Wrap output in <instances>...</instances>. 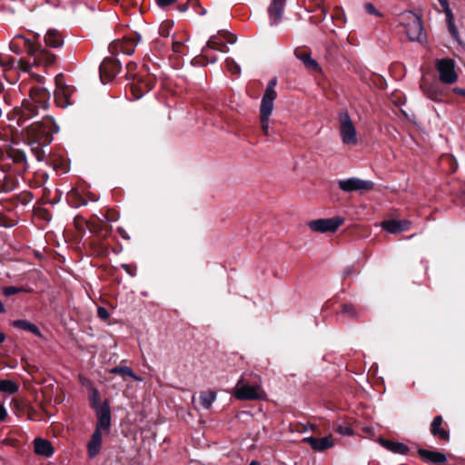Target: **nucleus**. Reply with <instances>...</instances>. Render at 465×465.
Instances as JSON below:
<instances>
[{
  "mask_svg": "<svg viewBox=\"0 0 465 465\" xmlns=\"http://www.w3.org/2000/svg\"><path fill=\"white\" fill-rule=\"evenodd\" d=\"M58 131L59 127L54 119L49 115L44 116L40 122H35L26 127L28 144L48 145Z\"/></svg>",
  "mask_w": 465,
  "mask_h": 465,
  "instance_id": "1",
  "label": "nucleus"
},
{
  "mask_svg": "<svg viewBox=\"0 0 465 465\" xmlns=\"http://www.w3.org/2000/svg\"><path fill=\"white\" fill-rule=\"evenodd\" d=\"M276 84V78L270 80L262 95L260 106L261 126L263 134L266 136L270 134V117L273 110L274 100L277 97V93L275 91Z\"/></svg>",
  "mask_w": 465,
  "mask_h": 465,
  "instance_id": "2",
  "label": "nucleus"
},
{
  "mask_svg": "<svg viewBox=\"0 0 465 465\" xmlns=\"http://www.w3.org/2000/svg\"><path fill=\"white\" fill-rule=\"evenodd\" d=\"M399 24L404 28L408 38L412 42H420L423 37L421 19L411 11H405L399 15Z\"/></svg>",
  "mask_w": 465,
  "mask_h": 465,
  "instance_id": "3",
  "label": "nucleus"
},
{
  "mask_svg": "<svg viewBox=\"0 0 465 465\" xmlns=\"http://www.w3.org/2000/svg\"><path fill=\"white\" fill-rule=\"evenodd\" d=\"M339 132L343 144L355 145L358 143L357 130L347 111L341 112L338 116Z\"/></svg>",
  "mask_w": 465,
  "mask_h": 465,
  "instance_id": "4",
  "label": "nucleus"
},
{
  "mask_svg": "<svg viewBox=\"0 0 465 465\" xmlns=\"http://www.w3.org/2000/svg\"><path fill=\"white\" fill-rule=\"evenodd\" d=\"M256 378L258 381H255L252 385L243 383V379H241L237 382L234 390V396L236 399L242 401H253L264 398L265 393L261 387V380L259 377Z\"/></svg>",
  "mask_w": 465,
  "mask_h": 465,
  "instance_id": "5",
  "label": "nucleus"
},
{
  "mask_svg": "<svg viewBox=\"0 0 465 465\" xmlns=\"http://www.w3.org/2000/svg\"><path fill=\"white\" fill-rule=\"evenodd\" d=\"M30 56L33 58V62L21 64L24 72H30L33 66H49L55 61L54 54L36 45L35 49L31 51Z\"/></svg>",
  "mask_w": 465,
  "mask_h": 465,
  "instance_id": "6",
  "label": "nucleus"
},
{
  "mask_svg": "<svg viewBox=\"0 0 465 465\" xmlns=\"http://www.w3.org/2000/svg\"><path fill=\"white\" fill-rule=\"evenodd\" d=\"M55 86L54 95L56 104L62 108H65L72 104L73 101H71V97L74 93V89L64 84L62 74H58L55 76Z\"/></svg>",
  "mask_w": 465,
  "mask_h": 465,
  "instance_id": "7",
  "label": "nucleus"
},
{
  "mask_svg": "<svg viewBox=\"0 0 465 465\" xmlns=\"http://www.w3.org/2000/svg\"><path fill=\"white\" fill-rule=\"evenodd\" d=\"M343 223V219L335 216L331 218H322L310 221L308 227L311 231L319 233L334 232Z\"/></svg>",
  "mask_w": 465,
  "mask_h": 465,
  "instance_id": "8",
  "label": "nucleus"
},
{
  "mask_svg": "<svg viewBox=\"0 0 465 465\" xmlns=\"http://www.w3.org/2000/svg\"><path fill=\"white\" fill-rule=\"evenodd\" d=\"M436 68L440 74V80L443 84H451L457 81L458 75L455 72V63L452 59L445 58L437 60Z\"/></svg>",
  "mask_w": 465,
  "mask_h": 465,
  "instance_id": "9",
  "label": "nucleus"
},
{
  "mask_svg": "<svg viewBox=\"0 0 465 465\" xmlns=\"http://www.w3.org/2000/svg\"><path fill=\"white\" fill-rule=\"evenodd\" d=\"M30 104L26 110L33 111V108L47 109L49 106L50 93L44 87H32L30 90Z\"/></svg>",
  "mask_w": 465,
  "mask_h": 465,
  "instance_id": "10",
  "label": "nucleus"
},
{
  "mask_svg": "<svg viewBox=\"0 0 465 465\" xmlns=\"http://www.w3.org/2000/svg\"><path fill=\"white\" fill-rule=\"evenodd\" d=\"M339 188L343 192H368L373 189L374 183L368 180L351 177L338 182Z\"/></svg>",
  "mask_w": 465,
  "mask_h": 465,
  "instance_id": "11",
  "label": "nucleus"
},
{
  "mask_svg": "<svg viewBox=\"0 0 465 465\" xmlns=\"http://www.w3.org/2000/svg\"><path fill=\"white\" fill-rule=\"evenodd\" d=\"M235 42L236 37L233 35L226 31H219L209 38L202 52L206 54L209 49L224 52L221 49L222 46L225 45V44H234Z\"/></svg>",
  "mask_w": 465,
  "mask_h": 465,
  "instance_id": "12",
  "label": "nucleus"
},
{
  "mask_svg": "<svg viewBox=\"0 0 465 465\" xmlns=\"http://www.w3.org/2000/svg\"><path fill=\"white\" fill-rule=\"evenodd\" d=\"M99 71L102 83L106 84L120 73L121 64L114 58H106L100 64Z\"/></svg>",
  "mask_w": 465,
  "mask_h": 465,
  "instance_id": "13",
  "label": "nucleus"
},
{
  "mask_svg": "<svg viewBox=\"0 0 465 465\" xmlns=\"http://www.w3.org/2000/svg\"><path fill=\"white\" fill-rule=\"evenodd\" d=\"M141 35L134 33L129 36H124L122 40L114 41L111 45V48L120 51L124 54L131 55L134 54L136 45L141 40Z\"/></svg>",
  "mask_w": 465,
  "mask_h": 465,
  "instance_id": "14",
  "label": "nucleus"
},
{
  "mask_svg": "<svg viewBox=\"0 0 465 465\" xmlns=\"http://www.w3.org/2000/svg\"><path fill=\"white\" fill-rule=\"evenodd\" d=\"M97 421L94 431L100 433H109L111 428V411L107 401L104 402V407L95 411Z\"/></svg>",
  "mask_w": 465,
  "mask_h": 465,
  "instance_id": "15",
  "label": "nucleus"
},
{
  "mask_svg": "<svg viewBox=\"0 0 465 465\" xmlns=\"http://www.w3.org/2000/svg\"><path fill=\"white\" fill-rule=\"evenodd\" d=\"M154 84V79L152 76H147L145 79L138 76L133 79L130 84V89L134 99L141 98L145 93L151 91Z\"/></svg>",
  "mask_w": 465,
  "mask_h": 465,
  "instance_id": "16",
  "label": "nucleus"
},
{
  "mask_svg": "<svg viewBox=\"0 0 465 465\" xmlns=\"http://www.w3.org/2000/svg\"><path fill=\"white\" fill-rule=\"evenodd\" d=\"M35 44L21 35H16L9 44L10 50L18 54L27 53L31 55V51L35 49Z\"/></svg>",
  "mask_w": 465,
  "mask_h": 465,
  "instance_id": "17",
  "label": "nucleus"
},
{
  "mask_svg": "<svg viewBox=\"0 0 465 465\" xmlns=\"http://www.w3.org/2000/svg\"><path fill=\"white\" fill-rule=\"evenodd\" d=\"M286 0H272L268 7L271 25H276L282 20Z\"/></svg>",
  "mask_w": 465,
  "mask_h": 465,
  "instance_id": "18",
  "label": "nucleus"
},
{
  "mask_svg": "<svg viewBox=\"0 0 465 465\" xmlns=\"http://www.w3.org/2000/svg\"><path fill=\"white\" fill-rule=\"evenodd\" d=\"M411 222L407 220H388L381 223L383 230L390 233H400L410 229Z\"/></svg>",
  "mask_w": 465,
  "mask_h": 465,
  "instance_id": "19",
  "label": "nucleus"
},
{
  "mask_svg": "<svg viewBox=\"0 0 465 465\" xmlns=\"http://www.w3.org/2000/svg\"><path fill=\"white\" fill-rule=\"evenodd\" d=\"M304 442L310 444V446L316 451H323L333 446L331 436H326L323 438L306 437L303 439Z\"/></svg>",
  "mask_w": 465,
  "mask_h": 465,
  "instance_id": "20",
  "label": "nucleus"
},
{
  "mask_svg": "<svg viewBox=\"0 0 465 465\" xmlns=\"http://www.w3.org/2000/svg\"><path fill=\"white\" fill-rule=\"evenodd\" d=\"M103 443V433L94 431L87 443V452L90 459L95 458L101 451Z\"/></svg>",
  "mask_w": 465,
  "mask_h": 465,
  "instance_id": "21",
  "label": "nucleus"
},
{
  "mask_svg": "<svg viewBox=\"0 0 465 465\" xmlns=\"http://www.w3.org/2000/svg\"><path fill=\"white\" fill-rule=\"evenodd\" d=\"M18 144H19L18 142H14V141H13V144H9V143L6 144L7 148L5 151L2 148V157L4 156V154H6V156L8 158L13 159V161L15 163H20V162L24 161L25 158V153L23 152V150L16 147Z\"/></svg>",
  "mask_w": 465,
  "mask_h": 465,
  "instance_id": "22",
  "label": "nucleus"
},
{
  "mask_svg": "<svg viewBox=\"0 0 465 465\" xmlns=\"http://www.w3.org/2000/svg\"><path fill=\"white\" fill-rule=\"evenodd\" d=\"M35 452L45 457H51L54 453V448L50 441L41 438L34 440Z\"/></svg>",
  "mask_w": 465,
  "mask_h": 465,
  "instance_id": "23",
  "label": "nucleus"
},
{
  "mask_svg": "<svg viewBox=\"0 0 465 465\" xmlns=\"http://www.w3.org/2000/svg\"><path fill=\"white\" fill-rule=\"evenodd\" d=\"M295 56L297 59L302 62V64L311 70H320L319 64L315 59H313L311 54L302 49H296L294 52Z\"/></svg>",
  "mask_w": 465,
  "mask_h": 465,
  "instance_id": "24",
  "label": "nucleus"
},
{
  "mask_svg": "<svg viewBox=\"0 0 465 465\" xmlns=\"http://www.w3.org/2000/svg\"><path fill=\"white\" fill-rule=\"evenodd\" d=\"M45 42L48 46L57 48L63 45L64 40L61 34L57 30L51 29L46 32L45 35Z\"/></svg>",
  "mask_w": 465,
  "mask_h": 465,
  "instance_id": "25",
  "label": "nucleus"
},
{
  "mask_svg": "<svg viewBox=\"0 0 465 465\" xmlns=\"http://www.w3.org/2000/svg\"><path fill=\"white\" fill-rule=\"evenodd\" d=\"M379 441L385 449L393 453L405 454L409 451L408 446L403 443L394 442L383 439H380Z\"/></svg>",
  "mask_w": 465,
  "mask_h": 465,
  "instance_id": "26",
  "label": "nucleus"
},
{
  "mask_svg": "<svg viewBox=\"0 0 465 465\" xmlns=\"http://www.w3.org/2000/svg\"><path fill=\"white\" fill-rule=\"evenodd\" d=\"M441 423V416H436L431 422L430 432L432 435L438 436L440 439L447 440H449V433L440 428Z\"/></svg>",
  "mask_w": 465,
  "mask_h": 465,
  "instance_id": "27",
  "label": "nucleus"
},
{
  "mask_svg": "<svg viewBox=\"0 0 465 465\" xmlns=\"http://www.w3.org/2000/svg\"><path fill=\"white\" fill-rule=\"evenodd\" d=\"M420 453L422 457L433 463H443L446 461V456L441 452L421 450Z\"/></svg>",
  "mask_w": 465,
  "mask_h": 465,
  "instance_id": "28",
  "label": "nucleus"
},
{
  "mask_svg": "<svg viewBox=\"0 0 465 465\" xmlns=\"http://www.w3.org/2000/svg\"><path fill=\"white\" fill-rule=\"evenodd\" d=\"M89 401L91 407L94 411L104 407V403H101V395L96 388L91 387L89 390Z\"/></svg>",
  "mask_w": 465,
  "mask_h": 465,
  "instance_id": "29",
  "label": "nucleus"
},
{
  "mask_svg": "<svg viewBox=\"0 0 465 465\" xmlns=\"http://www.w3.org/2000/svg\"><path fill=\"white\" fill-rule=\"evenodd\" d=\"M216 392L213 391H203L200 393V402L203 409L208 410L216 400Z\"/></svg>",
  "mask_w": 465,
  "mask_h": 465,
  "instance_id": "30",
  "label": "nucleus"
},
{
  "mask_svg": "<svg viewBox=\"0 0 465 465\" xmlns=\"http://www.w3.org/2000/svg\"><path fill=\"white\" fill-rule=\"evenodd\" d=\"M109 372L112 373V374L126 375V376L132 378L133 380H134L136 381H143L141 377H139L135 373H134L132 369L127 367V366L114 367V368L111 369L109 371Z\"/></svg>",
  "mask_w": 465,
  "mask_h": 465,
  "instance_id": "31",
  "label": "nucleus"
},
{
  "mask_svg": "<svg viewBox=\"0 0 465 465\" xmlns=\"http://www.w3.org/2000/svg\"><path fill=\"white\" fill-rule=\"evenodd\" d=\"M15 327L20 328L25 331H28L36 335H40L39 329L33 323L25 320H16L13 322Z\"/></svg>",
  "mask_w": 465,
  "mask_h": 465,
  "instance_id": "32",
  "label": "nucleus"
},
{
  "mask_svg": "<svg viewBox=\"0 0 465 465\" xmlns=\"http://www.w3.org/2000/svg\"><path fill=\"white\" fill-rule=\"evenodd\" d=\"M445 15L450 33L456 40H459V33L454 23L452 11L450 9H448V12H445Z\"/></svg>",
  "mask_w": 465,
  "mask_h": 465,
  "instance_id": "33",
  "label": "nucleus"
},
{
  "mask_svg": "<svg viewBox=\"0 0 465 465\" xmlns=\"http://www.w3.org/2000/svg\"><path fill=\"white\" fill-rule=\"evenodd\" d=\"M18 391V384L13 380H2V392L14 394Z\"/></svg>",
  "mask_w": 465,
  "mask_h": 465,
  "instance_id": "34",
  "label": "nucleus"
},
{
  "mask_svg": "<svg viewBox=\"0 0 465 465\" xmlns=\"http://www.w3.org/2000/svg\"><path fill=\"white\" fill-rule=\"evenodd\" d=\"M226 66L227 69L232 74H239L241 72L240 66L237 64V63L232 59V58H226Z\"/></svg>",
  "mask_w": 465,
  "mask_h": 465,
  "instance_id": "35",
  "label": "nucleus"
},
{
  "mask_svg": "<svg viewBox=\"0 0 465 465\" xmlns=\"http://www.w3.org/2000/svg\"><path fill=\"white\" fill-rule=\"evenodd\" d=\"M28 290L21 287L9 286L3 289V292L6 296H11L18 292H27Z\"/></svg>",
  "mask_w": 465,
  "mask_h": 465,
  "instance_id": "36",
  "label": "nucleus"
},
{
  "mask_svg": "<svg viewBox=\"0 0 465 465\" xmlns=\"http://www.w3.org/2000/svg\"><path fill=\"white\" fill-rule=\"evenodd\" d=\"M45 145H38V144H35V145L31 146L33 153H35L37 161H39V162L43 161L45 157V153L42 149V147H45Z\"/></svg>",
  "mask_w": 465,
  "mask_h": 465,
  "instance_id": "37",
  "label": "nucleus"
},
{
  "mask_svg": "<svg viewBox=\"0 0 465 465\" xmlns=\"http://www.w3.org/2000/svg\"><path fill=\"white\" fill-rule=\"evenodd\" d=\"M172 25L170 22L163 23L159 27V34L163 37H168L170 35Z\"/></svg>",
  "mask_w": 465,
  "mask_h": 465,
  "instance_id": "38",
  "label": "nucleus"
},
{
  "mask_svg": "<svg viewBox=\"0 0 465 465\" xmlns=\"http://www.w3.org/2000/svg\"><path fill=\"white\" fill-rule=\"evenodd\" d=\"M364 9L370 15H377V16H381V14L371 3L365 4Z\"/></svg>",
  "mask_w": 465,
  "mask_h": 465,
  "instance_id": "39",
  "label": "nucleus"
},
{
  "mask_svg": "<svg viewBox=\"0 0 465 465\" xmlns=\"http://www.w3.org/2000/svg\"><path fill=\"white\" fill-rule=\"evenodd\" d=\"M135 68H136V64H133V63H129L126 65L127 76L129 79H135L137 77L136 74L134 73Z\"/></svg>",
  "mask_w": 465,
  "mask_h": 465,
  "instance_id": "40",
  "label": "nucleus"
},
{
  "mask_svg": "<svg viewBox=\"0 0 465 465\" xmlns=\"http://www.w3.org/2000/svg\"><path fill=\"white\" fill-rule=\"evenodd\" d=\"M15 224H16V220H12L10 218H7L5 215L2 213V227H12Z\"/></svg>",
  "mask_w": 465,
  "mask_h": 465,
  "instance_id": "41",
  "label": "nucleus"
},
{
  "mask_svg": "<svg viewBox=\"0 0 465 465\" xmlns=\"http://www.w3.org/2000/svg\"><path fill=\"white\" fill-rule=\"evenodd\" d=\"M336 431L341 435H350L351 434V429L347 426H338L336 428Z\"/></svg>",
  "mask_w": 465,
  "mask_h": 465,
  "instance_id": "42",
  "label": "nucleus"
},
{
  "mask_svg": "<svg viewBox=\"0 0 465 465\" xmlns=\"http://www.w3.org/2000/svg\"><path fill=\"white\" fill-rule=\"evenodd\" d=\"M97 314L102 320H106L109 318V312L104 307H99L97 309Z\"/></svg>",
  "mask_w": 465,
  "mask_h": 465,
  "instance_id": "43",
  "label": "nucleus"
},
{
  "mask_svg": "<svg viewBox=\"0 0 465 465\" xmlns=\"http://www.w3.org/2000/svg\"><path fill=\"white\" fill-rule=\"evenodd\" d=\"M176 1L177 0H155L157 5L161 8L166 7Z\"/></svg>",
  "mask_w": 465,
  "mask_h": 465,
  "instance_id": "44",
  "label": "nucleus"
},
{
  "mask_svg": "<svg viewBox=\"0 0 465 465\" xmlns=\"http://www.w3.org/2000/svg\"><path fill=\"white\" fill-rule=\"evenodd\" d=\"M342 312L348 315L354 316L355 312L352 305L345 304L342 306Z\"/></svg>",
  "mask_w": 465,
  "mask_h": 465,
  "instance_id": "45",
  "label": "nucleus"
},
{
  "mask_svg": "<svg viewBox=\"0 0 465 465\" xmlns=\"http://www.w3.org/2000/svg\"><path fill=\"white\" fill-rule=\"evenodd\" d=\"M172 45H173V50L174 53H180L181 52V47L183 45L181 42L172 41Z\"/></svg>",
  "mask_w": 465,
  "mask_h": 465,
  "instance_id": "46",
  "label": "nucleus"
},
{
  "mask_svg": "<svg viewBox=\"0 0 465 465\" xmlns=\"http://www.w3.org/2000/svg\"><path fill=\"white\" fill-rule=\"evenodd\" d=\"M15 187V183H11L10 185H8L7 187L5 186V183H2V189H1V192L2 193H6V192H9V191H12L14 188Z\"/></svg>",
  "mask_w": 465,
  "mask_h": 465,
  "instance_id": "47",
  "label": "nucleus"
},
{
  "mask_svg": "<svg viewBox=\"0 0 465 465\" xmlns=\"http://www.w3.org/2000/svg\"><path fill=\"white\" fill-rule=\"evenodd\" d=\"M438 1L440 4V5L442 6L444 13L448 12V9H450L448 0H438Z\"/></svg>",
  "mask_w": 465,
  "mask_h": 465,
  "instance_id": "48",
  "label": "nucleus"
},
{
  "mask_svg": "<svg viewBox=\"0 0 465 465\" xmlns=\"http://www.w3.org/2000/svg\"><path fill=\"white\" fill-rule=\"evenodd\" d=\"M32 75H33L34 77H35V79H36V80H37V82H39V83H41V82L43 81V79H44V76H42V75H40V74H32Z\"/></svg>",
  "mask_w": 465,
  "mask_h": 465,
  "instance_id": "49",
  "label": "nucleus"
},
{
  "mask_svg": "<svg viewBox=\"0 0 465 465\" xmlns=\"http://www.w3.org/2000/svg\"><path fill=\"white\" fill-rule=\"evenodd\" d=\"M6 415H7V412H6L5 409L2 406V421L5 420Z\"/></svg>",
  "mask_w": 465,
  "mask_h": 465,
  "instance_id": "50",
  "label": "nucleus"
},
{
  "mask_svg": "<svg viewBox=\"0 0 465 465\" xmlns=\"http://www.w3.org/2000/svg\"><path fill=\"white\" fill-rule=\"evenodd\" d=\"M24 119V115H19L17 120H16V124L17 125H20L21 124V121Z\"/></svg>",
  "mask_w": 465,
  "mask_h": 465,
  "instance_id": "51",
  "label": "nucleus"
},
{
  "mask_svg": "<svg viewBox=\"0 0 465 465\" xmlns=\"http://www.w3.org/2000/svg\"><path fill=\"white\" fill-rule=\"evenodd\" d=\"M9 128H10V133L12 134V135H14V130L15 129V126L14 124H10Z\"/></svg>",
  "mask_w": 465,
  "mask_h": 465,
  "instance_id": "52",
  "label": "nucleus"
},
{
  "mask_svg": "<svg viewBox=\"0 0 465 465\" xmlns=\"http://www.w3.org/2000/svg\"><path fill=\"white\" fill-rule=\"evenodd\" d=\"M351 274V269H346L344 272H343V275L344 276H349Z\"/></svg>",
  "mask_w": 465,
  "mask_h": 465,
  "instance_id": "53",
  "label": "nucleus"
},
{
  "mask_svg": "<svg viewBox=\"0 0 465 465\" xmlns=\"http://www.w3.org/2000/svg\"><path fill=\"white\" fill-rule=\"evenodd\" d=\"M249 465H260L258 461L252 460Z\"/></svg>",
  "mask_w": 465,
  "mask_h": 465,
  "instance_id": "54",
  "label": "nucleus"
},
{
  "mask_svg": "<svg viewBox=\"0 0 465 465\" xmlns=\"http://www.w3.org/2000/svg\"><path fill=\"white\" fill-rule=\"evenodd\" d=\"M4 100H5V102L6 104H10V103H9L8 98H7V96H6V95H5Z\"/></svg>",
  "mask_w": 465,
  "mask_h": 465,
  "instance_id": "55",
  "label": "nucleus"
},
{
  "mask_svg": "<svg viewBox=\"0 0 465 465\" xmlns=\"http://www.w3.org/2000/svg\"><path fill=\"white\" fill-rule=\"evenodd\" d=\"M10 178L7 176H5V182L7 183Z\"/></svg>",
  "mask_w": 465,
  "mask_h": 465,
  "instance_id": "56",
  "label": "nucleus"
},
{
  "mask_svg": "<svg viewBox=\"0 0 465 465\" xmlns=\"http://www.w3.org/2000/svg\"><path fill=\"white\" fill-rule=\"evenodd\" d=\"M7 117H8V120L11 122L15 120V118H11L9 115Z\"/></svg>",
  "mask_w": 465,
  "mask_h": 465,
  "instance_id": "57",
  "label": "nucleus"
},
{
  "mask_svg": "<svg viewBox=\"0 0 465 465\" xmlns=\"http://www.w3.org/2000/svg\"><path fill=\"white\" fill-rule=\"evenodd\" d=\"M5 133H6V131H5ZM3 136H6V134H2V137H3ZM3 140H4V139L2 138V141H3Z\"/></svg>",
  "mask_w": 465,
  "mask_h": 465,
  "instance_id": "58",
  "label": "nucleus"
},
{
  "mask_svg": "<svg viewBox=\"0 0 465 465\" xmlns=\"http://www.w3.org/2000/svg\"><path fill=\"white\" fill-rule=\"evenodd\" d=\"M1 341H2V342L5 341V336H4V334H2Z\"/></svg>",
  "mask_w": 465,
  "mask_h": 465,
  "instance_id": "59",
  "label": "nucleus"
},
{
  "mask_svg": "<svg viewBox=\"0 0 465 465\" xmlns=\"http://www.w3.org/2000/svg\"><path fill=\"white\" fill-rule=\"evenodd\" d=\"M1 202H2V203H3V202H6V199H3V198H2V199H1Z\"/></svg>",
  "mask_w": 465,
  "mask_h": 465,
  "instance_id": "60",
  "label": "nucleus"
},
{
  "mask_svg": "<svg viewBox=\"0 0 465 465\" xmlns=\"http://www.w3.org/2000/svg\"><path fill=\"white\" fill-rule=\"evenodd\" d=\"M1 202H2V203H3V202H6V199H3V198H2V199H1Z\"/></svg>",
  "mask_w": 465,
  "mask_h": 465,
  "instance_id": "61",
  "label": "nucleus"
}]
</instances>
